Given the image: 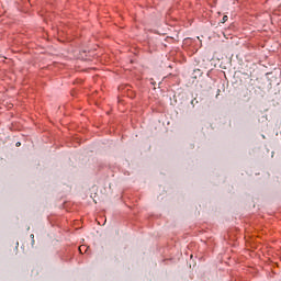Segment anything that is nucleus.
<instances>
[{
  "label": "nucleus",
  "instance_id": "1",
  "mask_svg": "<svg viewBox=\"0 0 281 281\" xmlns=\"http://www.w3.org/2000/svg\"><path fill=\"white\" fill-rule=\"evenodd\" d=\"M227 15H224L223 19H222V23H227Z\"/></svg>",
  "mask_w": 281,
  "mask_h": 281
},
{
  "label": "nucleus",
  "instance_id": "2",
  "mask_svg": "<svg viewBox=\"0 0 281 281\" xmlns=\"http://www.w3.org/2000/svg\"><path fill=\"white\" fill-rule=\"evenodd\" d=\"M194 103H195V104H199V101H196V99H193V100L191 101V104L194 106Z\"/></svg>",
  "mask_w": 281,
  "mask_h": 281
},
{
  "label": "nucleus",
  "instance_id": "3",
  "mask_svg": "<svg viewBox=\"0 0 281 281\" xmlns=\"http://www.w3.org/2000/svg\"><path fill=\"white\" fill-rule=\"evenodd\" d=\"M79 251H80V254H82V251H85V246H80Z\"/></svg>",
  "mask_w": 281,
  "mask_h": 281
},
{
  "label": "nucleus",
  "instance_id": "4",
  "mask_svg": "<svg viewBox=\"0 0 281 281\" xmlns=\"http://www.w3.org/2000/svg\"><path fill=\"white\" fill-rule=\"evenodd\" d=\"M15 146H21V143L18 142V143L15 144Z\"/></svg>",
  "mask_w": 281,
  "mask_h": 281
},
{
  "label": "nucleus",
  "instance_id": "5",
  "mask_svg": "<svg viewBox=\"0 0 281 281\" xmlns=\"http://www.w3.org/2000/svg\"><path fill=\"white\" fill-rule=\"evenodd\" d=\"M31 238H34V234H31Z\"/></svg>",
  "mask_w": 281,
  "mask_h": 281
}]
</instances>
